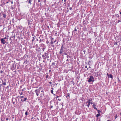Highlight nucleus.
<instances>
[{
	"mask_svg": "<svg viewBox=\"0 0 121 121\" xmlns=\"http://www.w3.org/2000/svg\"><path fill=\"white\" fill-rule=\"evenodd\" d=\"M42 57L44 60H45L47 58H49V56L48 54V52L47 51L45 52L42 55Z\"/></svg>",
	"mask_w": 121,
	"mask_h": 121,
	"instance_id": "1",
	"label": "nucleus"
},
{
	"mask_svg": "<svg viewBox=\"0 0 121 121\" xmlns=\"http://www.w3.org/2000/svg\"><path fill=\"white\" fill-rule=\"evenodd\" d=\"M94 78L93 76H90V78L88 80V82H91L94 81Z\"/></svg>",
	"mask_w": 121,
	"mask_h": 121,
	"instance_id": "2",
	"label": "nucleus"
},
{
	"mask_svg": "<svg viewBox=\"0 0 121 121\" xmlns=\"http://www.w3.org/2000/svg\"><path fill=\"white\" fill-rule=\"evenodd\" d=\"M41 88H39L38 89H37L35 91V92L36 93V95L37 96H39L40 93Z\"/></svg>",
	"mask_w": 121,
	"mask_h": 121,
	"instance_id": "3",
	"label": "nucleus"
},
{
	"mask_svg": "<svg viewBox=\"0 0 121 121\" xmlns=\"http://www.w3.org/2000/svg\"><path fill=\"white\" fill-rule=\"evenodd\" d=\"M63 46L62 44V46L61 47L60 51L59 52V53L60 54H61L63 52L64 49L63 48Z\"/></svg>",
	"mask_w": 121,
	"mask_h": 121,
	"instance_id": "4",
	"label": "nucleus"
},
{
	"mask_svg": "<svg viewBox=\"0 0 121 121\" xmlns=\"http://www.w3.org/2000/svg\"><path fill=\"white\" fill-rule=\"evenodd\" d=\"M92 101V99L91 98L89 99H88V101L87 102V103H88V104L87 106L88 107H89V106L90 104H91L90 101Z\"/></svg>",
	"mask_w": 121,
	"mask_h": 121,
	"instance_id": "5",
	"label": "nucleus"
},
{
	"mask_svg": "<svg viewBox=\"0 0 121 121\" xmlns=\"http://www.w3.org/2000/svg\"><path fill=\"white\" fill-rule=\"evenodd\" d=\"M1 43L3 44H4L6 43V41L3 39L1 38L0 39Z\"/></svg>",
	"mask_w": 121,
	"mask_h": 121,
	"instance_id": "6",
	"label": "nucleus"
},
{
	"mask_svg": "<svg viewBox=\"0 0 121 121\" xmlns=\"http://www.w3.org/2000/svg\"><path fill=\"white\" fill-rule=\"evenodd\" d=\"M9 39L11 40V42H12L15 39L12 36Z\"/></svg>",
	"mask_w": 121,
	"mask_h": 121,
	"instance_id": "7",
	"label": "nucleus"
},
{
	"mask_svg": "<svg viewBox=\"0 0 121 121\" xmlns=\"http://www.w3.org/2000/svg\"><path fill=\"white\" fill-rule=\"evenodd\" d=\"M101 73L100 72H98L96 73V74L97 76H101Z\"/></svg>",
	"mask_w": 121,
	"mask_h": 121,
	"instance_id": "8",
	"label": "nucleus"
},
{
	"mask_svg": "<svg viewBox=\"0 0 121 121\" xmlns=\"http://www.w3.org/2000/svg\"><path fill=\"white\" fill-rule=\"evenodd\" d=\"M2 86L3 85H6V83L5 81H3V80H2V83L1 84Z\"/></svg>",
	"mask_w": 121,
	"mask_h": 121,
	"instance_id": "9",
	"label": "nucleus"
},
{
	"mask_svg": "<svg viewBox=\"0 0 121 121\" xmlns=\"http://www.w3.org/2000/svg\"><path fill=\"white\" fill-rule=\"evenodd\" d=\"M93 108H94V109H95L96 110L97 109V108L95 107L96 106L95 104H94V103L93 104Z\"/></svg>",
	"mask_w": 121,
	"mask_h": 121,
	"instance_id": "10",
	"label": "nucleus"
},
{
	"mask_svg": "<svg viewBox=\"0 0 121 121\" xmlns=\"http://www.w3.org/2000/svg\"><path fill=\"white\" fill-rule=\"evenodd\" d=\"M109 75V76H108L109 78H110L112 79L113 78V77L112 74H110Z\"/></svg>",
	"mask_w": 121,
	"mask_h": 121,
	"instance_id": "11",
	"label": "nucleus"
},
{
	"mask_svg": "<svg viewBox=\"0 0 121 121\" xmlns=\"http://www.w3.org/2000/svg\"><path fill=\"white\" fill-rule=\"evenodd\" d=\"M82 1L81 0H80L79 1V2L78 3V4H81L82 3Z\"/></svg>",
	"mask_w": 121,
	"mask_h": 121,
	"instance_id": "12",
	"label": "nucleus"
},
{
	"mask_svg": "<svg viewBox=\"0 0 121 121\" xmlns=\"http://www.w3.org/2000/svg\"><path fill=\"white\" fill-rule=\"evenodd\" d=\"M3 17L4 18H6V15L5 14H3Z\"/></svg>",
	"mask_w": 121,
	"mask_h": 121,
	"instance_id": "13",
	"label": "nucleus"
},
{
	"mask_svg": "<svg viewBox=\"0 0 121 121\" xmlns=\"http://www.w3.org/2000/svg\"><path fill=\"white\" fill-rule=\"evenodd\" d=\"M14 99V98L13 97L12 98V101L13 102V104H14L15 103V102L14 101H13V99Z\"/></svg>",
	"mask_w": 121,
	"mask_h": 121,
	"instance_id": "14",
	"label": "nucleus"
},
{
	"mask_svg": "<svg viewBox=\"0 0 121 121\" xmlns=\"http://www.w3.org/2000/svg\"><path fill=\"white\" fill-rule=\"evenodd\" d=\"M14 99H15V100H14V101L15 102H16V103H17V98L16 97V98H15Z\"/></svg>",
	"mask_w": 121,
	"mask_h": 121,
	"instance_id": "15",
	"label": "nucleus"
},
{
	"mask_svg": "<svg viewBox=\"0 0 121 121\" xmlns=\"http://www.w3.org/2000/svg\"><path fill=\"white\" fill-rule=\"evenodd\" d=\"M27 99V98H24V99H23V101H26V100Z\"/></svg>",
	"mask_w": 121,
	"mask_h": 121,
	"instance_id": "16",
	"label": "nucleus"
},
{
	"mask_svg": "<svg viewBox=\"0 0 121 121\" xmlns=\"http://www.w3.org/2000/svg\"><path fill=\"white\" fill-rule=\"evenodd\" d=\"M29 1L28 3L30 4H31V2L32 1V0H28Z\"/></svg>",
	"mask_w": 121,
	"mask_h": 121,
	"instance_id": "17",
	"label": "nucleus"
},
{
	"mask_svg": "<svg viewBox=\"0 0 121 121\" xmlns=\"http://www.w3.org/2000/svg\"><path fill=\"white\" fill-rule=\"evenodd\" d=\"M96 110L98 111V113L100 114V113L101 112L100 111V110H98L97 109H96Z\"/></svg>",
	"mask_w": 121,
	"mask_h": 121,
	"instance_id": "18",
	"label": "nucleus"
},
{
	"mask_svg": "<svg viewBox=\"0 0 121 121\" xmlns=\"http://www.w3.org/2000/svg\"><path fill=\"white\" fill-rule=\"evenodd\" d=\"M25 115L26 116H27L28 115V112H27V111H26L25 113Z\"/></svg>",
	"mask_w": 121,
	"mask_h": 121,
	"instance_id": "19",
	"label": "nucleus"
},
{
	"mask_svg": "<svg viewBox=\"0 0 121 121\" xmlns=\"http://www.w3.org/2000/svg\"><path fill=\"white\" fill-rule=\"evenodd\" d=\"M100 115V114H99L98 113L96 115V117H99Z\"/></svg>",
	"mask_w": 121,
	"mask_h": 121,
	"instance_id": "20",
	"label": "nucleus"
},
{
	"mask_svg": "<svg viewBox=\"0 0 121 121\" xmlns=\"http://www.w3.org/2000/svg\"><path fill=\"white\" fill-rule=\"evenodd\" d=\"M114 45H117V42H114Z\"/></svg>",
	"mask_w": 121,
	"mask_h": 121,
	"instance_id": "21",
	"label": "nucleus"
},
{
	"mask_svg": "<svg viewBox=\"0 0 121 121\" xmlns=\"http://www.w3.org/2000/svg\"><path fill=\"white\" fill-rule=\"evenodd\" d=\"M49 77V76L48 75H47L46 76V78H48V77Z\"/></svg>",
	"mask_w": 121,
	"mask_h": 121,
	"instance_id": "22",
	"label": "nucleus"
},
{
	"mask_svg": "<svg viewBox=\"0 0 121 121\" xmlns=\"http://www.w3.org/2000/svg\"><path fill=\"white\" fill-rule=\"evenodd\" d=\"M35 40V38L34 37H33L32 38V42H33Z\"/></svg>",
	"mask_w": 121,
	"mask_h": 121,
	"instance_id": "23",
	"label": "nucleus"
},
{
	"mask_svg": "<svg viewBox=\"0 0 121 121\" xmlns=\"http://www.w3.org/2000/svg\"><path fill=\"white\" fill-rule=\"evenodd\" d=\"M24 97V96H20L19 97V98L20 99Z\"/></svg>",
	"mask_w": 121,
	"mask_h": 121,
	"instance_id": "24",
	"label": "nucleus"
},
{
	"mask_svg": "<svg viewBox=\"0 0 121 121\" xmlns=\"http://www.w3.org/2000/svg\"><path fill=\"white\" fill-rule=\"evenodd\" d=\"M69 95L70 94L69 93H68L67 94V95L66 96V97H67V96H69V97H70Z\"/></svg>",
	"mask_w": 121,
	"mask_h": 121,
	"instance_id": "25",
	"label": "nucleus"
},
{
	"mask_svg": "<svg viewBox=\"0 0 121 121\" xmlns=\"http://www.w3.org/2000/svg\"><path fill=\"white\" fill-rule=\"evenodd\" d=\"M55 63L53 62L52 64V65H55Z\"/></svg>",
	"mask_w": 121,
	"mask_h": 121,
	"instance_id": "26",
	"label": "nucleus"
},
{
	"mask_svg": "<svg viewBox=\"0 0 121 121\" xmlns=\"http://www.w3.org/2000/svg\"><path fill=\"white\" fill-rule=\"evenodd\" d=\"M2 39H5H5H7V40H8V39H7L6 38V37H5L4 38H2Z\"/></svg>",
	"mask_w": 121,
	"mask_h": 121,
	"instance_id": "27",
	"label": "nucleus"
},
{
	"mask_svg": "<svg viewBox=\"0 0 121 121\" xmlns=\"http://www.w3.org/2000/svg\"><path fill=\"white\" fill-rule=\"evenodd\" d=\"M53 91L52 90H51V93H52V94H53Z\"/></svg>",
	"mask_w": 121,
	"mask_h": 121,
	"instance_id": "28",
	"label": "nucleus"
},
{
	"mask_svg": "<svg viewBox=\"0 0 121 121\" xmlns=\"http://www.w3.org/2000/svg\"><path fill=\"white\" fill-rule=\"evenodd\" d=\"M115 119H116V118H117V115H115Z\"/></svg>",
	"mask_w": 121,
	"mask_h": 121,
	"instance_id": "29",
	"label": "nucleus"
},
{
	"mask_svg": "<svg viewBox=\"0 0 121 121\" xmlns=\"http://www.w3.org/2000/svg\"><path fill=\"white\" fill-rule=\"evenodd\" d=\"M19 94H20V95H22L23 94V92H21V93H19Z\"/></svg>",
	"mask_w": 121,
	"mask_h": 121,
	"instance_id": "30",
	"label": "nucleus"
},
{
	"mask_svg": "<svg viewBox=\"0 0 121 121\" xmlns=\"http://www.w3.org/2000/svg\"><path fill=\"white\" fill-rule=\"evenodd\" d=\"M117 80L119 82H120V80H119V78L118 77H117Z\"/></svg>",
	"mask_w": 121,
	"mask_h": 121,
	"instance_id": "31",
	"label": "nucleus"
},
{
	"mask_svg": "<svg viewBox=\"0 0 121 121\" xmlns=\"http://www.w3.org/2000/svg\"><path fill=\"white\" fill-rule=\"evenodd\" d=\"M53 42L52 41L51 42H50V43L51 44H53Z\"/></svg>",
	"mask_w": 121,
	"mask_h": 121,
	"instance_id": "32",
	"label": "nucleus"
},
{
	"mask_svg": "<svg viewBox=\"0 0 121 121\" xmlns=\"http://www.w3.org/2000/svg\"><path fill=\"white\" fill-rule=\"evenodd\" d=\"M11 8L12 10H13L14 8H13V6H12L11 7Z\"/></svg>",
	"mask_w": 121,
	"mask_h": 121,
	"instance_id": "33",
	"label": "nucleus"
},
{
	"mask_svg": "<svg viewBox=\"0 0 121 121\" xmlns=\"http://www.w3.org/2000/svg\"><path fill=\"white\" fill-rule=\"evenodd\" d=\"M17 38L18 39H20V37H19V36H18L17 37Z\"/></svg>",
	"mask_w": 121,
	"mask_h": 121,
	"instance_id": "34",
	"label": "nucleus"
},
{
	"mask_svg": "<svg viewBox=\"0 0 121 121\" xmlns=\"http://www.w3.org/2000/svg\"><path fill=\"white\" fill-rule=\"evenodd\" d=\"M116 16H117V17H118L119 16V15L118 14H117L116 15Z\"/></svg>",
	"mask_w": 121,
	"mask_h": 121,
	"instance_id": "35",
	"label": "nucleus"
},
{
	"mask_svg": "<svg viewBox=\"0 0 121 121\" xmlns=\"http://www.w3.org/2000/svg\"><path fill=\"white\" fill-rule=\"evenodd\" d=\"M53 106H51V107H50V109H51L52 108Z\"/></svg>",
	"mask_w": 121,
	"mask_h": 121,
	"instance_id": "36",
	"label": "nucleus"
},
{
	"mask_svg": "<svg viewBox=\"0 0 121 121\" xmlns=\"http://www.w3.org/2000/svg\"><path fill=\"white\" fill-rule=\"evenodd\" d=\"M21 101L22 102H24L22 99L21 100Z\"/></svg>",
	"mask_w": 121,
	"mask_h": 121,
	"instance_id": "37",
	"label": "nucleus"
},
{
	"mask_svg": "<svg viewBox=\"0 0 121 121\" xmlns=\"http://www.w3.org/2000/svg\"><path fill=\"white\" fill-rule=\"evenodd\" d=\"M74 31H77V30L76 29V28H75V29H74Z\"/></svg>",
	"mask_w": 121,
	"mask_h": 121,
	"instance_id": "38",
	"label": "nucleus"
},
{
	"mask_svg": "<svg viewBox=\"0 0 121 121\" xmlns=\"http://www.w3.org/2000/svg\"><path fill=\"white\" fill-rule=\"evenodd\" d=\"M46 43H47L48 44L49 43V42L48 41H46Z\"/></svg>",
	"mask_w": 121,
	"mask_h": 121,
	"instance_id": "39",
	"label": "nucleus"
},
{
	"mask_svg": "<svg viewBox=\"0 0 121 121\" xmlns=\"http://www.w3.org/2000/svg\"><path fill=\"white\" fill-rule=\"evenodd\" d=\"M91 104H93V102L92 101H90Z\"/></svg>",
	"mask_w": 121,
	"mask_h": 121,
	"instance_id": "40",
	"label": "nucleus"
},
{
	"mask_svg": "<svg viewBox=\"0 0 121 121\" xmlns=\"http://www.w3.org/2000/svg\"><path fill=\"white\" fill-rule=\"evenodd\" d=\"M49 83L50 84H51L52 83V82H49Z\"/></svg>",
	"mask_w": 121,
	"mask_h": 121,
	"instance_id": "41",
	"label": "nucleus"
},
{
	"mask_svg": "<svg viewBox=\"0 0 121 121\" xmlns=\"http://www.w3.org/2000/svg\"><path fill=\"white\" fill-rule=\"evenodd\" d=\"M59 97V96H57L56 97V98L57 99V98H58Z\"/></svg>",
	"mask_w": 121,
	"mask_h": 121,
	"instance_id": "42",
	"label": "nucleus"
},
{
	"mask_svg": "<svg viewBox=\"0 0 121 121\" xmlns=\"http://www.w3.org/2000/svg\"><path fill=\"white\" fill-rule=\"evenodd\" d=\"M30 22H28V25L29 26V25H30Z\"/></svg>",
	"mask_w": 121,
	"mask_h": 121,
	"instance_id": "43",
	"label": "nucleus"
},
{
	"mask_svg": "<svg viewBox=\"0 0 121 121\" xmlns=\"http://www.w3.org/2000/svg\"><path fill=\"white\" fill-rule=\"evenodd\" d=\"M45 49V48H43L42 49L43 50V51H44V50Z\"/></svg>",
	"mask_w": 121,
	"mask_h": 121,
	"instance_id": "44",
	"label": "nucleus"
},
{
	"mask_svg": "<svg viewBox=\"0 0 121 121\" xmlns=\"http://www.w3.org/2000/svg\"><path fill=\"white\" fill-rule=\"evenodd\" d=\"M15 35H14L13 36V37L14 38V39H15Z\"/></svg>",
	"mask_w": 121,
	"mask_h": 121,
	"instance_id": "45",
	"label": "nucleus"
},
{
	"mask_svg": "<svg viewBox=\"0 0 121 121\" xmlns=\"http://www.w3.org/2000/svg\"><path fill=\"white\" fill-rule=\"evenodd\" d=\"M69 9L70 10H71L72 9V8L71 7H70V8H69Z\"/></svg>",
	"mask_w": 121,
	"mask_h": 121,
	"instance_id": "46",
	"label": "nucleus"
},
{
	"mask_svg": "<svg viewBox=\"0 0 121 121\" xmlns=\"http://www.w3.org/2000/svg\"><path fill=\"white\" fill-rule=\"evenodd\" d=\"M58 100L60 101L61 100V99H58Z\"/></svg>",
	"mask_w": 121,
	"mask_h": 121,
	"instance_id": "47",
	"label": "nucleus"
},
{
	"mask_svg": "<svg viewBox=\"0 0 121 121\" xmlns=\"http://www.w3.org/2000/svg\"><path fill=\"white\" fill-rule=\"evenodd\" d=\"M63 43H64L65 42V41H64V39L63 40Z\"/></svg>",
	"mask_w": 121,
	"mask_h": 121,
	"instance_id": "48",
	"label": "nucleus"
},
{
	"mask_svg": "<svg viewBox=\"0 0 121 121\" xmlns=\"http://www.w3.org/2000/svg\"><path fill=\"white\" fill-rule=\"evenodd\" d=\"M9 119V118H6V120H7V121Z\"/></svg>",
	"mask_w": 121,
	"mask_h": 121,
	"instance_id": "49",
	"label": "nucleus"
},
{
	"mask_svg": "<svg viewBox=\"0 0 121 121\" xmlns=\"http://www.w3.org/2000/svg\"><path fill=\"white\" fill-rule=\"evenodd\" d=\"M41 39H40L39 41V43H40L41 42Z\"/></svg>",
	"mask_w": 121,
	"mask_h": 121,
	"instance_id": "50",
	"label": "nucleus"
},
{
	"mask_svg": "<svg viewBox=\"0 0 121 121\" xmlns=\"http://www.w3.org/2000/svg\"><path fill=\"white\" fill-rule=\"evenodd\" d=\"M51 71V69H50L49 70V72H50Z\"/></svg>",
	"mask_w": 121,
	"mask_h": 121,
	"instance_id": "51",
	"label": "nucleus"
},
{
	"mask_svg": "<svg viewBox=\"0 0 121 121\" xmlns=\"http://www.w3.org/2000/svg\"><path fill=\"white\" fill-rule=\"evenodd\" d=\"M34 118L33 117H32L31 118V119H32Z\"/></svg>",
	"mask_w": 121,
	"mask_h": 121,
	"instance_id": "52",
	"label": "nucleus"
},
{
	"mask_svg": "<svg viewBox=\"0 0 121 121\" xmlns=\"http://www.w3.org/2000/svg\"><path fill=\"white\" fill-rule=\"evenodd\" d=\"M9 87V86H7V87H6V88H8Z\"/></svg>",
	"mask_w": 121,
	"mask_h": 121,
	"instance_id": "53",
	"label": "nucleus"
},
{
	"mask_svg": "<svg viewBox=\"0 0 121 121\" xmlns=\"http://www.w3.org/2000/svg\"><path fill=\"white\" fill-rule=\"evenodd\" d=\"M109 74H108V73H107V75H108V76H109Z\"/></svg>",
	"mask_w": 121,
	"mask_h": 121,
	"instance_id": "54",
	"label": "nucleus"
},
{
	"mask_svg": "<svg viewBox=\"0 0 121 121\" xmlns=\"http://www.w3.org/2000/svg\"><path fill=\"white\" fill-rule=\"evenodd\" d=\"M2 86V84H0V88Z\"/></svg>",
	"mask_w": 121,
	"mask_h": 121,
	"instance_id": "55",
	"label": "nucleus"
},
{
	"mask_svg": "<svg viewBox=\"0 0 121 121\" xmlns=\"http://www.w3.org/2000/svg\"><path fill=\"white\" fill-rule=\"evenodd\" d=\"M87 66H85V68H87Z\"/></svg>",
	"mask_w": 121,
	"mask_h": 121,
	"instance_id": "56",
	"label": "nucleus"
},
{
	"mask_svg": "<svg viewBox=\"0 0 121 121\" xmlns=\"http://www.w3.org/2000/svg\"><path fill=\"white\" fill-rule=\"evenodd\" d=\"M11 3L12 4H13V1H12L11 2Z\"/></svg>",
	"mask_w": 121,
	"mask_h": 121,
	"instance_id": "57",
	"label": "nucleus"
},
{
	"mask_svg": "<svg viewBox=\"0 0 121 121\" xmlns=\"http://www.w3.org/2000/svg\"><path fill=\"white\" fill-rule=\"evenodd\" d=\"M38 2H40V0H38Z\"/></svg>",
	"mask_w": 121,
	"mask_h": 121,
	"instance_id": "58",
	"label": "nucleus"
},
{
	"mask_svg": "<svg viewBox=\"0 0 121 121\" xmlns=\"http://www.w3.org/2000/svg\"><path fill=\"white\" fill-rule=\"evenodd\" d=\"M3 72V71H1L0 72V73H2Z\"/></svg>",
	"mask_w": 121,
	"mask_h": 121,
	"instance_id": "59",
	"label": "nucleus"
},
{
	"mask_svg": "<svg viewBox=\"0 0 121 121\" xmlns=\"http://www.w3.org/2000/svg\"><path fill=\"white\" fill-rule=\"evenodd\" d=\"M69 11V10L67 11V12H68Z\"/></svg>",
	"mask_w": 121,
	"mask_h": 121,
	"instance_id": "60",
	"label": "nucleus"
},
{
	"mask_svg": "<svg viewBox=\"0 0 121 121\" xmlns=\"http://www.w3.org/2000/svg\"><path fill=\"white\" fill-rule=\"evenodd\" d=\"M19 97V96H18L17 97H16L17 98H18V97Z\"/></svg>",
	"mask_w": 121,
	"mask_h": 121,
	"instance_id": "61",
	"label": "nucleus"
},
{
	"mask_svg": "<svg viewBox=\"0 0 121 121\" xmlns=\"http://www.w3.org/2000/svg\"><path fill=\"white\" fill-rule=\"evenodd\" d=\"M118 22H120V20H118Z\"/></svg>",
	"mask_w": 121,
	"mask_h": 121,
	"instance_id": "62",
	"label": "nucleus"
},
{
	"mask_svg": "<svg viewBox=\"0 0 121 121\" xmlns=\"http://www.w3.org/2000/svg\"><path fill=\"white\" fill-rule=\"evenodd\" d=\"M57 34V33H56L55 34V35H56Z\"/></svg>",
	"mask_w": 121,
	"mask_h": 121,
	"instance_id": "63",
	"label": "nucleus"
},
{
	"mask_svg": "<svg viewBox=\"0 0 121 121\" xmlns=\"http://www.w3.org/2000/svg\"><path fill=\"white\" fill-rule=\"evenodd\" d=\"M120 14H121V12H120Z\"/></svg>",
	"mask_w": 121,
	"mask_h": 121,
	"instance_id": "64",
	"label": "nucleus"
}]
</instances>
